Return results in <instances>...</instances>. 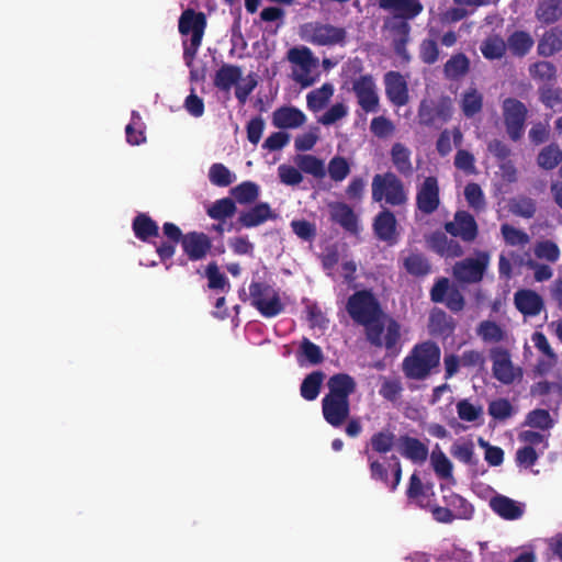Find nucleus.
<instances>
[{
  "instance_id": "774afa93",
  "label": "nucleus",
  "mask_w": 562,
  "mask_h": 562,
  "mask_svg": "<svg viewBox=\"0 0 562 562\" xmlns=\"http://www.w3.org/2000/svg\"><path fill=\"white\" fill-rule=\"evenodd\" d=\"M419 58L426 65L435 64L439 58V48L436 41L425 38L419 46Z\"/></svg>"
},
{
  "instance_id": "aec40b11",
  "label": "nucleus",
  "mask_w": 562,
  "mask_h": 562,
  "mask_svg": "<svg viewBox=\"0 0 562 562\" xmlns=\"http://www.w3.org/2000/svg\"><path fill=\"white\" fill-rule=\"evenodd\" d=\"M277 217L278 214L272 211L269 203L259 202L250 209L240 212L237 223L244 228H252Z\"/></svg>"
},
{
  "instance_id": "69168bd1",
  "label": "nucleus",
  "mask_w": 562,
  "mask_h": 562,
  "mask_svg": "<svg viewBox=\"0 0 562 562\" xmlns=\"http://www.w3.org/2000/svg\"><path fill=\"white\" fill-rule=\"evenodd\" d=\"M300 353L311 364H319L324 361V355L319 346L311 341L308 338H303L300 345Z\"/></svg>"
},
{
  "instance_id": "c03bdc74",
  "label": "nucleus",
  "mask_w": 562,
  "mask_h": 562,
  "mask_svg": "<svg viewBox=\"0 0 562 562\" xmlns=\"http://www.w3.org/2000/svg\"><path fill=\"white\" fill-rule=\"evenodd\" d=\"M506 47V42L499 35H491L482 42L480 49L484 58L494 60L504 57Z\"/></svg>"
},
{
  "instance_id": "a18cd8bd",
  "label": "nucleus",
  "mask_w": 562,
  "mask_h": 562,
  "mask_svg": "<svg viewBox=\"0 0 562 562\" xmlns=\"http://www.w3.org/2000/svg\"><path fill=\"white\" fill-rule=\"evenodd\" d=\"M529 75L533 80L544 85L557 80V67L548 60H539L529 66Z\"/></svg>"
},
{
  "instance_id": "3c124183",
  "label": "nucleus",
  "mask_w": 562,
  "mask_h": 562,
  "mask_svg": "<svg viewBox=\"0 0 562 562\" xmlns=\"http://www.w3.org/2000/svg\"><path fill=\"white\" fill-rule=\"evenodd\" d=\"M209 180L216 187H228L235 180L236 176L223 164L215 162L209 169Z\"/></svg>"
},
{
  "instance_id": "052dcab7",
  "label": "nucleus",
  "mask_w": 562,
  "mask_h": 562,
  "mask_svg": "<svg viewBox=\"0 0 562 562\" xmlns=\"http://www.w3.org/2000/svg\"><path fill=\"white\" fill-rule=\"evenodd\" d=\"M539 99L546 108L553 109L562 104V89L551 83L543 85L539 88Z\"/></svg>"
},
{
  "instance_id": "4c0bfd02",
  "label": "nucleus",
  "mask_w": 562,
  "mask_h": 562,
  "mask_svg": "<svg viewBox=\"0 0 562 562\" xmlns=\"http://www.w3.org/2000/svg\"><path fill=\"white\" fill-rule=\"evenodd\" d=\"M396 443V436L390 428H383L374 432L370 438V446L373 452L386 454L391 452Z\"/></svg>"
},
{
  "instance_id": "6ab92c4d",
  "label": "nucleus",
  "mask_w": 562,
  "mask_h": 562,
  "mask_svg": "<svg viewBox=\"0 0 562 562\" xmlns=\"http://www.w3.org/2000/svg\"><path fill=\"white\" fill-rule=\"evenodd\" d=\"M514 304L524 317L538 316L544 310L543 297L531 289H519L514 294Z\"/></svg>"
},
{
  "instance_id": "9d476101",
  "label": "nucleus",
  "mask_w": 562,
  "mask_h": 562,
  "mask_svg": "<svg viewBox=\"0 0 562 562\" xmlns=\"http://www.w3.org/2000/svg\"><path fill=\"white\" fill-rule=\"evenodd\" d=\"M453 108L449 97H441L437 102L424 99L420 101L417 112L418 123L430 127L435 122H448L452 116Z\"/></svg>"
},
{
  "instance_id": "de8ad7c7",
  "label": "nucleus",
  "mask_w": 562,
  "mask_h": 562,
  "mask_svg": "<svg viewBox=\"0 0 562 562\" xmlns=\"http://www.w3.org/2000/svg\"><path fill=\"white\" fill-rule=\"evenodd\" d=\"M562 161V150L559 145L550 144L541 149L537 157L539 167L546 170H552Z\"/></svg>"
},
{
  "instance_id": "412c9836",
  "label": "nucleus",
  "mask_w": 562,
  "mask_h": 562,
  "mask_svg": "<svg viewBox=\"0 0 562 562\" xmlns=\"http://www.w3.org/2000/svg\"><path fill=\"white\" fill-rule=\"evenodd\" d=\"M379 8L385 11H395L401 22H407L419 15L424 7L419 0H379Z\"/></svg>"
},
{
  "instance_id": "dca6fc26",
  "label": "nucleus",
  "mask_w": 562,
  "mask_h": 562,
  "mask_svg": "<svg viewBox=\"0 0 562 562\" xmlns=\"http://www.w3.org/2000/svg\"><path fill=\"white\" fill-rule=\"evenodd\" d=\"M383 80L387 100L397 108L406 105L409 93L405 77L400 71L390 70L384 75Z\"/></svg>"
},
{
  "instance_id": "864d4df0",
  "label": "nucleus",
  "mask_w": 562,
  "mask_h": 562,
  "mask_svg": "<svg viewBox=\"0 0 562 562\" xmlns=\"http://www.w3.org/2000/svg\"><path fill=\"white\" fill-rule=\"evenodd\" d=\"M526 424L532 428L548 430L553 427L554 422L551 418L549 411L536 408L527 414Z\"/></svg>"
},
{
  "instance_id": "4468645a",
  "label": "nucleus",
  "mask_w": 562,
  "mask_h": 562,
  "mask_svg": "<svg viewBox=\"0 0 562 562\" xmlns=\"http://www.w3.org/2000/svg\"><path fill=\"white\" fill-rule=\"evenodd\" d=\"M398 224L395 214L387 207L382 210L374 216L372 229L375 238L384 241L390 246L398 241Z\"/></svg>"
},
{
  "instance_id": "8fccbe9b",
  "label": "nucleus",
  "mask_w": 562,
  "mask_h": 562,
  "mask_svg": "<svg viewBox=\"0 0 562 562\" xmlns=\"http://www.w3.org/2000/svg\"><path fill=\"white\" fill-rule=\"evenodd\" d=\"M477 335L485 342H499L506 337L505 330L493 321H483L476 329Z\"/></svg>"
},
{
  "instance_id": "5fc2aeb1",
  "label": "nucleus",
  "mask_w": 562,
  "mask_h": 562,
  "mask_svg": "<svg viewBox=\"0 0 562 562\" xmlns=\"http://www.w3.org/2000/svg\"><path fill=\"white\" fill-rule=\"evenodd\" d=\"M393 31L397 35V37L394 38V50L396 52L397 55L408 59L406 50V45L409 40L411 32V26L408 22H398L394 24Z\"/></svg>"
},
{
  "instance_id": "f704fd0d",
  "label": "nucleus",
  "mask_w": 562,
  "mask_h": 562,
  "mask_svg": "<svg viewBox=\"0 0 562 562\" xmlns=\"http://www.w3.org/2000/svg\"><path fill=\"white\" fill-rule=\"evenodd\" d=\"M443 502L448 508L452 509L457 519H470L473 515V506L462 496L452 491L443 495Z\"/></svg>"
},
{
  "instance_id": "f8f14e48",
  "label": "nucleus",
  "mask_w": 562,
  "mask_h": 562,
  "mask_svg": "<svg viewBox=\"0 0 562 562\" xmlns=\"http://www.w3.org/2000/svg\"><path fill=\"white\" fill-rule=\"evenodd\" d=\"M440 205V189L438 179L434 176L426 177L416 192V209L423 215L435 213Z\"/></svg>"
},
{
  "instance_id": "0e129e2a",
  "label": "nucleus",
  "mask_w": 562,
  "mask_h": 562,
  "mask_svg": "<svg viewBox=\"0 0 562 562\" xmlns=\"http://www.w3.org/2000/svg\"><path fill=\"white\" fill-rule=\"evenodd\" d=\"M205 277L207 278V286L212 290H223L229 285L228 279L220 271L215 261L210 262L205 269Z\"/></svg>"
},
{
  "instance_id": "6e6d98bb",
  "label": "nucleus",
  "mask_w": 562,
  "mask_h": 562,
  "mask_svg": "<svg viewBox=\"0 0 562 562\" xmlns=\"http://www.w3.org/2000/svg\"><path fill=\"white\" fill-rule=\"evenodd\" d=\"M328 175L335 182H341L350 173V165L342 156H334L327 167Z\"/></svg>"
},
{
  "instance_id": "1a4fd4ad",
  "label": "nucleus",
  "mask_w": 562,
  "mask_h": 562,
  "mask_svg": "<svg viewBox=\"0 0 562 562\" xmlns=\"http://www.w3.org/2000/svg\"><path fill=\"white\" fill-rule=\"evenodd\" d=\"M490 357L493 376L501 383L508 385L522 378V370L513 364L508 349L494 347L490 350Z\"/></svg>"
},
{
  "instance_id": "ea45409f",
  "label": "nucleus",
  "mask_w": 562,
  "mask_h": 562,
  "mask_svg": "<svg viewBox=\"0 0 562 562\" xmlns=\"http://www.w3.org/2000/svg\"><path fill=\"white\" fill-rule=\"evenodd\" d=\"M331 218L346 231L355 232L357 229V216L346 203H337L331 207Z\"/></svg>"
},
{
  "instance_id": "4d7b16f0",
  "label": "nucleus",
  "mask_w": 562,
  "mask_h": 562,
  "mask_svg": "<svg viewBox=\"0 0 562 562\" xmlns=\"http://www.w3.org/2000/svg\"><path fill=\"white\" fill-rule=\"evenodd\" d=\"M533 252L538 259H543L551 263L557 262L560 258L559 246L549 239L538 241L535 245Z\"/></svg>"
},
{
  "instance_id": "e433bc0d",
  "label": "nucleus",
  "mask_w": 562,
  "mask_h": 562,
  "mask_svg": "<svg viewBox=\"0 0 562 562\" xmlns=\"http://www.w3.org/2000/svg\"><path fill=\"white\" fill-rule=\"evenodd\" d=\"M231 194L235 203L248 205L257 201L260 194V188L256 182L244 181L232 188Z\"/></svg>"
},
{
  "instance_id": "7ed1b4c3",
  "label": "nucleus",
  "mask_w": 562,
  "mask_h": 562,
  "mask_svg": "<svg viewBox=\"0 0 562 562\" xmlns=\"http://www.w3.org/2000/svg\"><path fill=\"white\" fill-rule=\"evenodd\" d=\"M371 198L373 202L393 207L403 206L408 201L404 182L392 171L374 175L371 182Z\"/></svg>"
},
{
  "instance_id": "b1692460",
  "label": "nucleus",
  "mask_w": 562,
  "mask_h": 562,
  "mask_svg": "<svg viewBox=\"0 0 562 562\" xmlns=\"http://www.w3.org/2000/svg\"><path fill=\"white\" fill-rule=\"evenodd\" d=\"M562 50V25L547 30L538 40L537 53L541 57H551Z\"/></svg>"
},
{
  "instance_id": "4be33fe9",
  "label": "nucleus",
  "mask_w": 562,
  "mask_h": 562,
  "mask_svg": "<svg viewBox=\"0 0 562 562\" xmlns=\"http://www.w3.org/2000/svg\"><path fill=\"white\" fill-rule=\"evenodd\" d=\"M306 121L305 114L292 105H283L272 113V124L280 130L297 128Z\"/></svg>"
},
{
  "instance_id": "423d86ee",
  "label": "nucleus",
  "mask_w": 562,
  "mask_h": 562,
  "mask_svg": "<svg viewBox=\"0 0 562 562\" xmlns=\"http://www.w3.org/2000/svg\"><path fill=\"white\" fill-rule=\"evenodd\" d=\"M301 36L317 46L344 45L347 32L344 27L322 22H308L301 26Z\"/></svg>"
},
{
  "instance_id": "603ef678",
  "label": "nucleus",
  "mask_w": 562,
  "mask_h": 562,
  "mask_svg": "<svg viewBox=\"0 0 562 562\" xmlns=\"http://www.w3.org/2000/svg\"><path fill=\"white\" fill-rule=\"evenodd\" d=\"M288 60L299 65L303 71L308 72L315 64L312 50L306 46L293 47L288 50Z\"/></svg>"
},
{
  "instance_id": "2eb2a0df",
  "label": "nucleus",
  "mask_w": 562,
  "mask_h": 562,
  "mask_svg": "<svg viewBox=\"0 0 562 562\" xmlns=\"http://www.w3.org/2000/svg\"><path fill=\"white\" fill-rule=\"evenodd\" d=\"M425 241L428 249L446 259L459 258L464 254L460 243L453 238H448L446 233L441 231H435L426 235Z\"/></svg>"
},
{
  "instance_id": "393cba45",
  "label": "nucleus",
  "mask_w": 562,
  "mask_h": 562,
  "mask_svg": "<svg viewBox=\"0 0 562 562\" xmlns=\"http://www.w3.org/2000/svg\"><path fill=\"white\" fill-rule=\"evenodd\" d=\"M327 396L349 400L350 395L357 390L356 380L348 373H336L328 379Z\"/></svg>"
},
{
  "instance_id": "13d9d810",
  "label": "nucleus",
  "mask_w": 562,
  "mask_h": 562,
  "mask_svg": "<svg viewBox=\"0 0 562 562\" xmlns=\"http://www.w3.org/2000/svg\"><path fill=\"white\" fill-rule=\"evenodd\" d=\"M431 464L435 473L441 479H452L453 465L448 457L441 450H434L431 453Z\"/></svg>"
},
{
  "instance_id": "e2e57ef3",
  "label": "nucleus",
  "mask_w": 562,
  "mask_h": 562,
  "mask_svg": "<svg viewBox=\"0 0 562 562\" xmlns=\"http://www.w3.org/2000/svg\"><path fill=\"white\" fill-rule=\"evenodd\" d=\"M502 235L507 245L525 246L529 243V235L509 224H503L501 227Z\"/></svg>"
},
{
  "instance_id": "680f3d73",
  "label": "nucleus",
  "mask_w": 562,
  "mask_h": 562,
  "mask_svg": "<svg viewBox=\"0 0 562 562\" xmlns=\"http://www.w3.org/2000/svg\"><path fill=\"white\" fill-rule=\"evenodd\" d=\"M458 417L464 422H476L483 415V407L474 405L469 400H460L457 403Z\"/></svg>"
},
{
  "instance_id": "9b49d317",
  "label": "nucleus",
  "mask_w": 562,
  "mask_h": 562,
  "mask_svg": "<svg viewBox=\"0 0 562 562\" xmlns=\"http://www.w3.org/2000/svg\"><path fill=\"white\" fill-rule=\"evenodd\" d=\"M352 91L358 104L366 113H375L380 108V98L371 75H361L352 81Z\"/></svg>"
},
{
  "instance_id": "c756f323",
  "label": "nucleus",
  "mask_w": 562,
  "mask_h": 562,
  "mask_svg": "<svg viewBox=\"0 0 562 562\" xmlns=\"http://www.w3.org/2000/svg\"><path fill=\"white\" fill-rule=\"evenodd\" d=\"M132 229L135 237L144 243L159 236V226L148 214L138 213L132 222Z\"/></svg>"
},
{
  "instance_id": "ddd939ff",
  "label": "nucleus",
  "mask_w": 562,
  "mask_h": 562,
  "mask_svg": "<svg viewBox=\"0 0 562 562\" xmlns=\"http://www.w3.org/2000/svg\"><path fill=\"white\" fill-rule=\"evenodd\" d=\"M445 231L452 237H459L464 243H472L479 235V226L472 214L457 211L453 221L445 223Z\"/></svg>"
},
{
  "instance_id": "cd10ccee",
  "label": "nucleus",
  "mask_w": 562,
  "mask_h": 562,
  "mask_svg": "<svg viewBox=\"0 0 562 562\" xmlns=\"http://www.w3.org/2000/svg\"><path fill=\"white\" fill-rule=\"evenodd\" d=\"M450 453L456 460L468 465L477 473L481 462L479 457L475 454L474 443L471 439L453 442L450 447Z\"/></svg>"
},
{
  "instance_id": "f3484780",
  "label": "nucleus",
  "mask_w": 562,
  "mask_h": 562,
  "mask_svg": "<svg viewBox=\"0 0 562 562\" xmlns=\"http://www.w3.org/2000/svg\"><path fill=\"white\" fill-rule=\"evenodd\" d=\"M324 419L333 427L339 428L350 414V401L325 395L322 400Z\"/></svg>"
},
{
  "instance_id": "a878e982",
  "label": "nucleus",
  "mask_w": 562,
  "mask_h": 562,
  "mask_svg": "<svg viewBox=\"0 0 562 562\" xmlns=\"http://www.w3.org/2000/svg\"><path fill=\"white\" fill-rule=\"evenodd\" d=\"M490 506L494 513L506 520H516L524 515V506L504 495L494 496L490 501Z\"/></svg>"
},
{
  "instance_id": "a211bd4d",
  "label": "nucleus",
  "mask_w": 562,
  "mask_h": 562,
  "mask_svg": "<svg viewBox=\"0 0 562 562\" xmlns=\"http://www.w3.org/2000/svg\"><path fill=\"white\" fill-rule=\"evenodd\" d=\"M181 247L189 260L199 261L210 252L212 240L205 233L189 232L184 234Z\"/></svg>"
},
{
  "instance_id": "bb28decb",
  "label": "nucleus",
  "mask_w": 562,
  "mask_h": 562,
  "mask_svg": "<svg viewBox=\"0 0 562 562\" xmlns=\"http://www.w3.org/2000/svg\"><path fill=\"white\" fill-rule=\"evenodd\" d=\"M401 454L415 463H423L428 457V447L419 439L403 435L398 439Z\"/></svg>"
},
{
  "instance_id": "c85d7f7f",
  "label": "nucleus",
  "mask_w": 562,
  "mask_h": 562,
  "mask_svg": "<svg viewBox=\"0 0 562 562\" xmlns=\"http://www.w3.org/2000/svg\"><path fill=\"white\" fill-rule=\"evenodd\" d=\"M390 156L394 168L401 176L405 178L413 176L414 167L411 158L412 151L408 147L402 143H394L392 145Z\"/></svg>"
},
{
  "instance_id": "09e8293b",
  "label": "nucleus",
  "mask_w": 562,
  "mask_h": 562,
  "mask_svg": "<svg viewBox=\"0 0 562 562\" xmlns=\"http://www.w3.org/2000/svg\"><path fill=\"white\" fill-rule=\"evenodd\" d=\"M235 201L231 198L216 200L211 207L207 209V215L216 221L224 222L236 213Z\"/></svg>"
},
{
  "instance_id": "c9c22d12",
  "label": "nucleus",
  "mask_w": 562,
  "mask_h": 562,
  "mask_svg": "<svg viewBox=\"0 0 562 562\" xmlns=\"http://www.w3.org/2000/svg\"><path fill=\"white\" fill-rule=\"evenodd\" d=\"M462 113L471 119L479 114L483 109V94L476 88H469L460 101Z\"/></svg>"
},
{
  "instance_id": "f03ea898",
  "label": "nucleus",
  "mask_w": 562,
  "mask_h": 562,
  "mask_svg": "<svg viewBox=\"0 0 562 562\" xmlns=\"http://www.w3.org/2000/svg\"><path fill=\"white\" fill-rule=\"evenodd\" d=\"M440 348L434 341L417 344L403 360V372L406 378L424 380L439 366Z\"/></svg>"
},
{
  "instance_id": "39448f33",
  "label": "nucleus",
  "mask_w": 562,
  "mask_h": 562,
  "mask_svg": "<svg viewBox=\"0 0 562 562\" xmlns=\"http://www.w3.org/2000/svg\"><path fill=\"white\" fill-rule=\"evenodd\" d=\"M251 305L267 318L276 317L284 310L278 291L266 282L252 281L249 284Z\"/></svg>"
},
{
  "instance_id": "7c9ffc66",
  "label": "nucleus",
  "mask_w": 562,
  "mask_h": 562,
  "mask_svg": "<svg viewBox=\"0 0 562 562\" xmlns=\"http://www.w3.org/2000/svg\"><path fill=\"white\" fill-rule=\"evenodd\" d=\"M243 71L239 66L223 64L215 72L213 83L222 91H229L241 79Z\"/></svg>"
},
{
  "instance_id": "58836bf2",
  "label": "nucleus",
  "mask_w": 562,
  "mask_h": 562,
  "mask_svg": "<svg viewBox=\"0 0 562 562\" xmlns=\"http://www.w3.org/2000/svg\"><path fill=\"white\" fill-rule=\"evenodd\" d=\"M325 374L323 371H313L307 374L301 383L300 393L306 401H314L321 392Z\"/></svg>"
},
{
  "instance_id": "37998d69",
  "label": "nucleus",
  "mask_w": 562,
  "mask_h": 562,
  "mask_svg": "<svg viewBox=\"0 0 562 562\" xmlns=\"http://www.w3.org/2000/svg\"><path fill=\"white\" fill-rule=\"evenodd\" d=\"M561 16L562 9L558 0H544L536 10V18L539 22L546 25L558 22Z\"/></svg>"
},
{
  "instance_id": "338daca9",
  "label": "nucleus",
  "mask_w": 562,
  "mask_h": 562,
  "mask_svg": "<svg viewBox=\"0 0 562 562\" xmlns=\"http://www.w3.org/2000/svg\"><path fill=\"white\" fill-rule=\"evenodd\" d=\"M464 196L468 204L472 209L481 211L485 207L484 194L481 187L477 183H468L464 188Z\"/></svg>"
},
{
  "instance_id": "79ce46f5",
  "label": "nucleus",
  "mask_w": 562,
  "mask_h": 562,
  "mask_svg": "<svg viewBox=\"0 0 562 562\" xmlns=\"http://www.w3.org/2000/svg\"><path fill=\"white\" fill-rule=\"evenodd\" d=\"M508 210L516 216L531 218L537 212V203L529 196L518 195L508 201Z\"/></svg>"
},
{
  "instance_id": "f257e3e1",
  "label": "nucleus",
  "mask_w": 562,
  "mask_h": 562,
  "mask_svg": "<svg viewBox=\"0 0 562 562\" xmlns=\"http://www.w3.org/2000/svg\"><path fill=\"white\" fill-rule=\"evenodd\" d=\"M350 318L364 327L367 340L374 347H384L393 351L401 338V326L389 317L379 300L370 290H359L351 294L346 303Z\"/></svg>"
},
{
  "instance_id": "49530a36",
  "label": "nucleus",
  "mask_w": 562,
  "mask_h": 562,
  "mask_svg": "<svg viewBox=\"0 0 562 562\" xmlns=\"http://www.w3.org/2000/svg\"><path fill=\"white\" fill-rule=\"evenodd\" d=\"M334 94V87L331 83H324L321 88L312 90L306 95L307 106L311 111L322 110L330 100Z\"/></svg>"
},
{
  "instance_id": "bf43d9fd",
  "label": "nucleus",
  "mask_w": 562,
  "mask_h": 562,
  "mask_svg": "<svg viewBox=\"0 0 562 562\" xmlns=\"http://www.w3.org/2000/svg\"><path fill=\"white\" fill-rule=\"evenodd\" d=\"M488 414L496 420H506L515 413L514 406L507 398H497L488 404Z\"/></svg>"
},
{
  "instance_id": "5701e85b",
  "label": "nucleus",
  "mask_w": 562,
  "mask_h": 562,
  "mask_svg": "<svg viewBox=\"0 0 562 562\" xmlns=\"http://www.w3.org/2000/svg\"><path fill=\"white\" fill-rule=\"evenodd\" d=\"M164 235L168 238L167 241H161L156 246V252L161 262L171 259L176 252V246L178 243L182 244L184 235L181 229L171 222H166L162 225Z\"/></svg>"
},
{
  "instance_id": "20e7f679",
  "label": "nucleus",
  "mask_w": 562,
  "mask_h": 562,
  "mask_svg": "<svg viewBox=\"0 0 562 562\" xmlns=\"http://www.w3.org/2000/svg\"><path fill=\"white\" fill-rule=\"evenodd\" d=\"M206 27V16L203 12H196L193 9L184 10L178 23L181 35L191 34L190 43L183 44V59L187 66H191L198 50L202 44L204 31Z\"/></svg>"
},
{
  "instance_id": "6e6552de",
  "label": "nucleus",
  "mask_w": 562,
  "mask_h": 562,
  "mask_svg": "<svg viewBox=\"0 0 562 562\" xmlns=\"http://www.w3.org/2000/svg\"><path fill=\"white\" fill-rule=\"evenodd\" d=\"M503 119L506 133L513 142L521 139L525 133L526 120L528 116L527 106L515 98H507L503 101Z\"/></svg>"
},
{
  "instance_id": "2f4dec72",
  "label": "nucleus",
  "mask_w": 562,
  "mask_h": 562,
  "mask_svg": "<svg viewBox=\"0 0 562 562\" xmlns=\"http://www.w3.org/2000/svg\"><path fill=\"white\" fill-rule=\"evenodd\" d=\"M470 70V59L463 53L453 54L443 65V75L448 80H459Z\"/></svg>"
},
{
  "instance_id": "473e14b6",
  "label": "nucleus",
  "mask_w": 562,
  "mask_h": 562,
  "mask_svg": "<svg viewBox=\"0 0 562 562\" xmlns=\"http://www.w3.org/2000/svg\"><path fill=\"white\" fill-rule=\"evenodd\" d=\"M406 272L416 278H423L431 272V263L422 252H411L403 260Z\"/></svg>"
},
{
  "instance_id": "0eeeda50",
  "label": "nucleus",
  "mask_w": 562,
  "mask_h": 562,
  "mask_svg": "<svg viewBox=\"0 0 562 562\" xmlns=\"http://www.w3.org/2000/svg\"><path fill=\"white\" fill-rule=\"evenodd\" d=\"M488 265V252L477 251L475 257H468L456 262L452 267V274L460 283H479L483 280Z\"/></svg>"
},
{
  "instance_id": "72a5a7b5",
  "label": "nucleus",
  "mask_w": 562,
  "mask_h": 562,
  "mask_svg": "<svg viewBox=\"0 0 562 562\" xmlns=\"http://www.w3.org/2000/svg\"><path fill=\"white\" fill-rule=\"evenodd\" d=\"M535 41L532 36L526 31H515L512 33L506 42L510 53L517 57L526 56L532 48Z\"/></svg>"
},
{
  "instance_id": "a19ab883",
  "label": "nucleus",
  "mask_w": 562,
  "mask_h": 562,
  "mask_svg": "<svg viewBox=\"0 0 562 562\" xmlns=\"http://www.w3.org/2000/svg\"><path fill=\"white\" fill-rule=\"evenodd\" d=\"M301 172L313 176L316 179H323L326 176L325 164L322 159L313 155H299L295 159Z\"/></svg>"
}]
</instances>
